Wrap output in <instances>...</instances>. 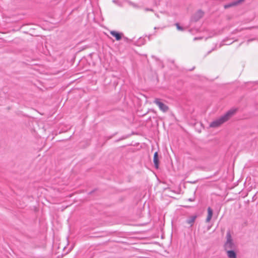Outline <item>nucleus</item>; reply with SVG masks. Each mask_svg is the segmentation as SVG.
<instances>
[{
    "label": "nucleus",
    "mask_w": 258,
    "mask_h": 258,
    "mask_svg": "<svg viewBox=\"0 0 258 258\" xmlns=\"http://www.w3.org/2000/svg\"><path fill=\"white\" fill-rule=\"evenodd\" d=\"M237 109L233 108L229 110L224 115L219 118L216 119L210 123V127H217L221 125L222 123L228 120L236 112Z\"/></svg>",
    "instance_id": "1"
},
{
    "label": "nucleus",
    "mask_w": 258,
    "mask_h": 258,
    "mask_svg": "<svg viewBox=\"0 0 258 258\" xmlns=\"http://www.w3.org/2000/svg\"><path fill=\"white\" fill-rule=\"evenodd\" d=\"M224 247L225 251L235 250L236 249V245L232 238L230 232H228L226 234V240Z\"/></svg>",
    "instance_id": "2"
},
{
    "label": "nucleus",
    "mask_w": 258,
    "mask_h": 258,
    "mask_svg": "<svg viewBox=\"0 0 258 258\" xmlns=\"http://www.w3.org/2000/svg\"><path fill=\"white\" fill-rule=\"evenodd\" d=\"M153 102L157 105L159 109L163 112H167L169 109L168 106L164 103L160 99L155 98Z\"/></svg>",
    "instance_id": "3"
},
{
    "label": "nucleus",
    "mask_w": 258,
    "mask_h": 258,
    "mask_svg": "<svg viewBox=\"0 0 258 258\" xmlns=\"http://www.w3.org/2000/svg\"><path fill=\"white\" fill-rule=\"evenodd\" d=\"M110 33L111 35L114 37L117 41L120 40L123 36V34L122 33H119L115 31H111Z\"/></svg>",
    "instance_id": "4"
},
{
    "label": "nucleus",
    "mask_w": 258,
    "mask_h": 258,
    "mask_svg": "<svg viewBox=\"0 0 258 258\" xmlns=\"http://www.w3.org/2000/svg\"><path fill=\"white\" fill-rule=\"evenodd\" d=\"M204 15V13L201 10L198 11L194 15L193 19L195 21H198Z\"/></svg>",
    "instance_id": "5"
},
{
    "label": "nucleus",
    "mask_w": 258,
    "mask_h": 258,
    "mask_svg": "<svg viewBox=\"0 0 258 258\" xmlns=\"http://www.w3.org/2000/svg\"><path fill=\"white\" fill-rule=\"evenodd\" d=\"M153 162L156 168H158L159 167V160H158V154L156 152L154 153Z\"/></svg>",
    "instance_id": "6"
},
{
    "label": "nucleus",
    "mask_w": 258,
    "mask_h": 258,
    "mask_svg": "<svg viewBox=\"0 0 258 258\" xmlns=\"http://www.w3.org/2000/svg\"><path fill=\"white\" fill-rule=\"evenodd\" d=\"M197 216V215H192L189 217L188 219L186 220V223L190 225V226H192L194 224Z\"/></svg>",
    "instance_id": "7"
},
{
    "label": "nucleus",
    "mask_w": 258,
    "mask_h": 258,
    "mask_svg": "<svg viewBox=\"0 0 258 258\" xmlns=\"http://www.w3.org/2000/svg\"><path fill=\"white\" fill-rule=\"evenodd\" d=\"M226 251L228 258H237L236 254L234 250H230Z\"/></svg>",
    "instance_id": "8"
},
{
    "label": "nucleus",
    "mask_w": 258,
    "mask_h": 258,
    "mask_svg": "<svg viewBox=\"0 0 258 258\" xmlns=\"http://www.w3.org/2000/svg\"><path fill=\"white\" fill-rule=\"evenodd\" d=\"M212 215H213V210L211 208L209 207L208 208V216L206 219L207 222H209L210 221V220H211V218L212 217Z\"/></svg>",
    "instance_id": "9"
},
{
    "label": "nucleus",
    "mask_w": 258,
    "mask_h": 258,
    "mask_svg": "<svg viewBox=\"0 0 258 258\" xmlns=\"http://www.w3.org/2000/svg\"><path fill=\"white\" fill-rule=\"evenodd\" d=\"M244 0H238L237 1H236V2H232L229 4H228V5H225L224 6V8L225 9H227V8H230L231 7H233V6H236L237 5H238V4L243 2Z\"/></svg>",
    "instance_id": "10"
},
{
    "label": "nucleus",
    "mask_w": 258,
    "mask_h": 258,
    "mask_svg": "<svg viewBox=\"0 0 258 258\" xmlns=\"http://www.w3.org/2000/svg\"><path fill=\"white\" fill-rule=\"evenodd\" d=\"M176 26L177 29L178 30H181V31H182V30H183V28H182L181 26H179V25L178 24H177H177H176Z\"/></svg>",
    "instance_id": "11"
},
{
    "label": "nucleus",
    "mask_w": 258,
    "mask_h": 258,
    "mask_svg": "<svg viewBox=\"0 0 258 258\" xmlns=\"http://www.w3.org/2000/svg\"><path fill=\"white\" fill-rule=\"evenodd\" d=\"M145 10L146 11H152L151 9H146Z\"/></svg>",
    "instance_id": "12"
},
{
    "label": "nucleus",
    "mask_w": 258,
    "mask_h": 258,
    "mask_svg": "<svg viewBox=\"0 0 258 258\" xmlns=\"http://www.w3.org/2000/svg\"><path fill=\"white\" fill-rule=\"evenodd\" d=\"M188 200H189V201H192V200L191 199H188Z\"/></svg>",
    "instance_id": "13"
}]
</instances>
